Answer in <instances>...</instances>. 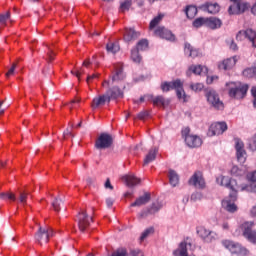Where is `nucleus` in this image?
Masks as SVG:
<instances>
[{
    "label": "nucleus",
    "mask_w": 256,
    "mask_h": 256,
    "mask_svg": "<svg viewBox=\"0 0 256 256\" xmlns=\"http://www.w3.org/2000/svg\"><path fill=\"white\" fill-rule=\"evenodd\" d=\"M217 183L222 187H227L230 189V200H224L222 202V207L229 213H235L237 211V205L231 201H237V191L239 189V185L237 184V180L229 179V177L220 176L216 179Z\"/></svg>",
    "instance_id": "1"
},
{
    "label": "nucleus",
    "mask_w": 256,
    "mask_h": 256,
    "mask_svg": "<svg viewBox=\"0 0 256 256\" xmlns=\"http://www.w3.org/2000/svg\"><path fill=\"white\" fill-rule=\"evenodd\" d=\"M171 89L176 90V95L179 101H183L185 103L187 101V94H185V90H183V83L181 80H175L173 82H163L161 84V90L163 93H167L171 91Z\"/></svg>",
    "instance_id": "2"
},
{
    "label": "nucleus",
    "mask_w": 256,
    "mask_h": 256,
    "mask_svg": "<svg viewBox=\"0 0 256 256\" xmlns=\"http://www.w3.org/2000/svg\"><path fill=\"white\" fill-rule=\"evenodd\" d=\"M232 86L229 89V96L234 99H243L245 95H247V91H249V85L247 84H231Z\"/></svg>",
    "instance_id": "3"
},
{
    "label": "nucleus",
    "mask_w": 256,
    "mask_h": 256,
    "mask_svg": "<svg viewBox=\"0 0 256 256\" xmlns=\"http://www.w3.org/2000/svg\"><path fill=\"white\" fill-rule=\"evenodd\" d=\"M222 245L228 249L230 252L236 254V255H242V256H247L249 255V250L247 248L241 246L239 243H235L230 240H224L222 242Z\"/></svg>",
    "instance_id": "4"
},
{
    "label": "nucleus",
    "mask_w": 256,
    "mask_h": 256,
    "mask_svg": "<svg viewBox=\"0 0 256 256\" xmlns=\"http://www.w3.org/2000/svg\"><path fill=\"white\" fill-rule=\"evenodd\" d=\"M207 101L208 103L214 107V109H217L218 111H223L225 109V105L223 104V101L219 99V94L215 92V90H209L206 93Z\"/></svg>",
    "instance_id": "5"
},
{
    "label": "nucleus",
    "mask_w": 256,
    "mask_h": 256,
    "mask_svg": "<svg viewBox=\"0 0 256 256\" xmlns=\"http://www.w3.org/2000/svg\"><path fill=\"white\" fill-rule=\"evenodd\" d=\"M49 237H53V229L39 227L38 231L35 234V240L39 245H45L49 243Z\"/></svg>",
    "instance_id": "6"
},
{
    "label": "nucleus",
    "mask_w": 256,
    "mask_h": 256,
    "mask_svg": "<svg viewBox=\"0 0 256 256\" xmlns=\"http://www.w3.org/2000/svg\"><path fill=\"white\" fill-rule=\"evenodd\" d=\"M253 222H245L242 224L243 237L247 239L250 243L256 245V230H253Z\"/></svg>",
    "instance_id": "7"
},
{
    "label": "nucleus",
    "mask_w": 256,
    "mask_h": 256,
    "mask_svg": "<svg viewBox=\"0 0 256 256\" xmlns=\"http://www.w3.org/2000/svg\"><path fill=\"white\" fill-rule=\"evenodd\" d=\"M113 145V136L102 133L95 142L96 149H109Z\"/></svg>",
    "instance_id": "8"
},
{
    "label": "nucleus",
    "mask_w": 256,
    "mask_h": 256,
    "mask_svg": "<svg viewBox=\"0 0 256 256\" xmlns=\"http://www.w3.org/2000/svg\"><path fill=\"white\" fill-rule=\"evenodd\" d=\"M78 227L82 233H85V230L91 225L90 221H93V218H89L87 211L81 210L78 214Z\"/></svg>",
    "instance_id": "9"
},
{
    "label": "nucleus",
    "mask_w": 256,
    "mask_h": 256,
    "mask_svg": "<svg viewBox=\"0 0 256 256\" xmlns=\"http://www.w3.org/2000/svg\"><path fill=\"white\" fill-rule=\"evenodd\" d=\"M249 39L252 43V47L256 49L255 39H256V32L253 29H247L246 31H239L236 35L237 41H243V39Z\"/></svg>",
    "instance_id": "10"
},
{
    "label": "nucleus",
    "mask_w": 256,
    "mask_h": 256,
    "mask_svg": "<svg viewBox=\"0 0 256 256\" xmlns=\"http://www.w3.org/2000/svg\"><path fill=\"white\" fill-rule=\"evenodd\" d=\"M126 75L123 71V64L118 63L114 65V71L111 76V81L113 83H119L120 81H123L125 79Z\"/></svg>",
    "instance_id": "11"
},
{
    "label": "nucleus",
    "mask_w": 256,
    "mask_h": 256,
    "mask_svg": "<svg viewBox=\"0 0 256 256\" xmlns=\"http://www.w3.org/2000/svg\"><path fill=\"white\" fill-rule=\"evenodd\" d=\"M226 129H227V123L217 122L210 126L208 135L209 137H214V135H223Z\"/></svg>",
    "instance_id": "12"
},
{
    "label": "nucleus",
    "mask_w": 256,
    "mask_h": 256,
    "mask_svg": "<svg viewBox=\"0 0 256 256\" xmlns=\"http://www.w3.org/2000/svg\"><path fill=\"white\" fill-rule=\"evenodd\" d=\"M249 9L248 3H241V1L234 2V5L230 6L228 12L230 15H241Z\"/></svg>",
    "instance_id": "13"
},
{
    "label": "nucleus",
    "mask_w": 256,
    "mask_h": 256,
    "mask_svg": "<svg viewBox=\"0 0 256 256\" xmlns=\"http://www.w3.org/2000/svg\"><path fill=\"white\" fill-rule=\"evenodd\" d=\"M189 185H193L196 189H203L205 187V179H203V174L198 171L195 172L189 179Z\"/></svg>",
    "instance_id": "14"
},
{
    "label": "nucleus",
    "mask_w": 256,
    "mask_h": 256,
    "mask_svg": "<svg viewBox=\"0 0 256 256\" xmlns=\"http://www.w3.org/2000/svg\"><path fill=\"white\" fill-rule=\"evenodd\" d=\"M141 37V32L136 31L135 28H125L123 39L125 43H133Z\"/></svg>",
    "instance_id": "15"
},
{
    "label": "nucleus",
    "mask_w": 256,
    "mask_h": 256,
    "mask_svg": "<svg viewBox=\"0 0 256 256\" xmlns=\"http://www.w3.org/2000/svg\"><path fill=\"white\" fill-rule=\"evenodd\" d=\"M154 35L156 37H161V39H166V41H175V35L165 27H158L154 30Z\"/></svg>",
    "instance_id": "16"
},
{
    "label": "nucleus",
    "mask_w": 256,
    "mask_h": 256,
    "mask_svg": "<svg viewBox=\"0 0 256 256\" xmlns=\"http://www.w3.org/2000/svg\"><path fill=\"white\" fill-rule=\"evenodd\" d=\"M161 207L162 205L159 202L152 203L150 207L140 213L141 219H145V217H149V215H155V213H158L161 210Z\"/></svg>",
    "instance_id": "17"
},
{
    "label": "nucleus",
    "mask_w": 256,
    "mask_h": 256,
    "mask_svg": "<svg viewBox=\"0 0 256 256\" xmlns=\"http://www.w3.org/2000/svg\"><path fill=\"white\" fill-rule=\"evenodd\" d=\"M237 64V57L227 58L218 64L220 71H229Z\"/></svg>",
    "instance_id": "18"
},
{
    "label": "nucleus",
    "mask_w": 256,
    "mask_h": 256,
    "mask_svg": "<svg viewBox=\"0 0 256 256\" xmlns=\"http://www.w3.org/2000/svg\"><path fill=\"white\" fill-rule=\"evenodd\" d=\"M105 103H111V102L107 94H102V95L96 96L92 100L91 107L92 109H99V107H103Z\"/></svg>",
    "instance_id": "19"
},
{
    "label": "nucleus",
    "mask_w": 256,
    "mask_h": 256,
    "mask_svg": "<svg viewBox=\"0 0 256 256\" xmlns=\"http://www.w3.org/2000/svg\"><path fill=\"white\" fill-rule=\"evenodd\" d=\"M150 201L151 193L144 192L142 196H139L132 204H130V207H143V205H147Z\"/></svg>",
    "instance_id": "20"
},
{
    "label": "nucleus",
    "mask_w": 256,
    "mask_h": 256,
    "mask_svg": "<svg viewBox=\"0 0 256 256\" xmlns=\"http://www.w3.org/2000/svg\"><path fill=\"white\" fill-rule=\"evenodd\" d=\"M106 96L109 98V101L115 99H123V90L117 86H114L106 91Z\"/></svg>",
    "instance_id": "21"
},
{
    "label": "nucleus",
    "mask_w": 256,
    "mask_h": 256,
    "mask_svg": "<svg viewBox=\"0 0 256 256\" xmlns=\"http://www.w3.org/2000/svg\"><path fill=\"white\" fill-rule=\"evenodd\" d=\"M185 143L188 147H191L193 149L195 147H201L203 141L199 138V136L191 135L185 138Z\"/></svg>",
    "instance_id": "22"
},
{
    "label": "nucleus",
    "mask_w": 256,
    "mask_h": 256,
    "mask_svg": "<svg viewBox=\"0 0 256 256\" xmlns=\"http://www.w3.org/2000/svg\"><path fill=\"white\" fill-rule=\"evenodd\" d=\"M187 247H191L190 242H187V241L181 242L179 245V248L174 250L173 255L174 256H189L187 254Z\"/></svg>",
    "instance_id": "23"
},
{
    "label": "nucleus",
    "mask_w": 256,
    "mask_h": 256,
    "mask_svg": "<svg viewBox=\"0 0 256 256\" xmlns=\"http://www.w3.org/2000/svg\"><path fill=\"white\" fill-rule=\"evenodd\" d=\"M147 101H152L153 105H162V107H165V105H169V101L165 100V97L163 96H157L153 97V95L148 94L147 96Z\"/></svg>",
    "instance_id": "24"
},
{
    "label": "nucleus",
    "mask_w": 256,
    "mask_h": 256,
    "mask_svg": "<svg viewBox=\"0 0 256 256\" xmlns=\"http://www.w3.org/2000/svg\"><path fill=\"white\" fill-rule=\"evenodd\" d=\"M157 153H159V149L157 147H153L149 150L148 155L144 158L143 165H149V163H152V161H155L157 159Z\"/></svg>",
    "instance_id": "25"
},
{
    "label": "nucleus",
    "mask_w": 256,
    "mask_h": 256,
    "mask_svg": "<svg viewBox=\"0 0 256 256\" xmlns=\"http://www.w3.org/2000/svg\"><path fill=\"white\" fill-rule=\"evenodd\" d=\"M223 25V22H221V19L216 17L206 18V27H209V29H219Z\"/></svg>",
    "instance_id": "26"
},
{
    "label": "nucleus",
    "mask_w": 256,
    "mask_h": 256,
    "mask_svg": "<svg viewBox=\"0 0 256 256\" xmlns=\"http://www.w3.org/2000/svg\"><path fill=\"white\" fill-rule=\"evenodd\" d=\"M122 179L128 187H135V185H139V183H141V179L135 177L133 174L126 175Z\"/></svg>",
    "instance_id": "27"
},
{
    "label": "nucleus",
    "mask_w": 256,
    "mask_h": 256,
    "mask_svg": "<svg viewBox=\"0 0 256 256\" xmlns=\"http://www.w3.org/2000/svg\"><path fill=\"white\" fill-rule=\"evenodd\" d=\"M201 9H204V11H208V13L215 14L219 13L221 8L217 3H206L201 6Z\"/></svg>",
    "instance_id": "28"
},
{
    "label": "nucleus",
    "mask_w": 256,
    "mask_h": 256,
    "mask_svg": "<svg viewBox=\"0 0 256 256\" xmlns=\"http://www.w3.org/2000/svg\"><path fill=\"white\" fill-rule=\"evenodd\" d=\"M184 52L187 53L189 57H192L193 59H195V57H199V50L193 48V46H191V44L189 43H185Z\"/></svg>",
    "instance_id": "29"
},
{
    "label": "nucleus",
    "mask_w": 256,
    "mask_h": 256,
    "mask_svg": "<svg viewBox=\"0 0 256 256\" xmlns=\"http://www.w3.org/2000/svg\"><path fill=\"white\" fill-rule=\"evenodd\" d=\"M188 71H191L194 75H201V73H207V67L202 65H191Z\"/></svg>",
    "instance_id": "30"
},
{
    "label": "nucleus",
    "mask_w": 256,
    "mask_h": 256,
    "mask_svg": "<svg viewBox=\"0 0 256 256\" xmlns=\"http://www.w3.org/2000/svg\"><path fill=\"white\" fill-rule=\"evenodd\" d=\"M168 177L170 185H172V187H177V185H179V175L177 174V172H175L174 170H169Z\"/></svg>",
    "instance_id": "31"
},
{
    "label": "nucleus",
    "mask_w": 256,
    "mask_h": 256,
    "mask_svg": "<svg viewBox=\"0 0 256 256\" xmlns=\"http://www.w3.org/2000/svg\"><path fill=\"white\" fill-rule=\"evenodd\" d=\"M185 13H186V16L188 17V19H195L196 15H197V7L188 6V7H186Z\"/></svg>",
    "instance_id": "32"
},
{
    "label": "nucleus",
    "mask_w": 256,
    "mask_h": 256,
    "mask_svg": "<svg viewBox=\"0 0 256 256\" xmlns=\"http://www.w3.org/2000/svg\"><path fill=\"white\" fill-rule=\"evenodd\" d=\"M121 48L119 47V44L117 43H114V42H109L107 45H106V50L108 53H118V51L120 50Z\"/></svg>",
    "instance_id": "33"
},
{
    "label": "nucleus",
    "mask_w": 256,
    "mask_h": 256,
    "mask_svg": "<svg viewBox=\"0 0 256 256\" xmlns=\"http://www.w3.org/2000/svg\"><path fill=\"white\" fill-rule=\"evenodd\" d=\"M197 234L199 235V237H201L202 239H207V237H209L211 235V231L208 230L207 228L201 226L197 228Z\"/></svg>",
    "instance_id": "34"
},
{
    "label": "nucleus",
    "mask_w": 256,
    "mask_h": 256,
    "mask_svg": "<svg viewBox=\"0 0 256 256\" xmlns=\"http://www.w3.org/2000/svg\"><path fill=\"white\" fill-rule=\"evenodd\" d=\"M161 21H163V14H160V15L156 16L154 19H152L150 22V25H149L150 31H153V29L156 28L157 25H159V23H161Z\"/></svg>",
    "instance_id": "35"
},
{
    "label": "nucleus",
    "mask_w": 256,
    "mask_h": 256,
    "mask_svg": "<svg viewBox=\"0 0 256 256\" xmlns=\"http://www.w3.org/2000/svg\"><path fill=\"white\" fill-rule=\"evenodd\" d=\"M29 197V192L27 191H19L18 201L21 205H27V198Z\"/></svg>",
    "instance_id": "36"
},
{
    "label": "nucleus",
    "mask_w": 256,
    "mask_h": 256,
    "mask_svg": "<svg viewBox=\"0 0 256 256\" xmlns=\"http://www.w3.org/2000/svg\"><path fill=\"white\" fill-rule=\"evenodd\" d=\"M0 199H9V201H17V196L12 192H2L0 193Z\"/></svg>",
    "instance_id": "37"
},
{
    "label": "nucleus",
    "mask_w": 256,
    "mask_h": 256,
    "mask_svg": "<svg viewBox=\"0 0 256 256\" xmlns=\"http://www.w3.org/2000/svg\"><path fill=\"white\" fill-rule=\"evenodd\" d=\"M131 5H133V0H124L120 4L121 13H125V11H129V9L131 8Z\"/></svg>",
    "instance_id": "38"
},
{
    "label": "nucleus",
    "mask_w": 256,
    "mask_h": 256,
    "mask_svg": "<svg viewBox=\"0 0 256 256\" xmlns=\"http://www.w3.org/2000/svg\"><path fill=\"white\" fill-rule=\"evenodd\" d=\"M149 47V41L147 39H142L137 43L136 50L145 51Z\"/></svg>",
    "instance_id": "39"
},
{
    "label": "nucleus",
    "mask_w": 256,
    "mask_h": 256,
    "mask_svg": "<svg viewBox=\"0 0 256 256\" xmlns=\"http://www.w3.org/2000/svg\"><path fill=\"white\" fill-rule=\"evenodd\" d=\"M131 59L134 63H141V55H139V50H137V48L132 49Z\"/></svg>",
    "instance_id": "40"
},
{
    "label": "nucleus",
    "mask_w": 256,
    "mask_h": 256,
    "mask_svg": "<svg viewBox=\"0 0 256 256\" xmlns=\"http://www.w3.org/2000/svg\"><path fill=\"white\" fill-rule=\"evenodd\" d=\"M244 77H248L251 79L252 77H256V67L247 68L243 71Z\"/></svg>",
    "instance_id": "41"
},
{
    "label": "nucleus",
    "mask_w": 256,
    "mask_h": 256,
    "mask_svg": "<svg viewBox=\"0 0 256 256\" xmlns=\"http://www.w3.org/2000/svg\"><path fill=\"white\" fill-rule=\"evenodd\" d=\"M61 203H63V200L60 198H55V200L52 202V208L56 213H59L61 211Z\"/></svg>",
    "instance_id": "42"
},
{
    "label": "nucleus",
    "mask_w": 256,
    "mask_h": 256,
    "mask_svg": "<svg viewBox=\"0 0 256 256\" xmlns=\"http://www.w3.org/2000/svg\"><path fill=\"white\" fill-rule=\"evenodd\" d=\"M155 233V229L153 227L147 228L141 235L140 241H145L149 237V235H153Z\"/></svg>",
    "instance_id": "43"
},
{
    "label": "nucleus",
    "mask_w": 256,
    "mask_h": 256,
    "mask_svg": "<svg viewBox=\"0 0 256 256\" xmlns=\"http://www.w3.org/2000/svg\"><path fill=\"white\" fill-rule=\"evenodd\" d=\"M11 19V12H6L5 14H0V25H7V21Z\"/></svg>",
    "instance_id": "44"
},
{
    "label": "nucleus",
    "mask_w": 256,
    "mask_h": 256,
    "mask_svg": "<svg viewBox=\"0 0 256 256\" xmlns=\"http://www.w3.org/2000/svg\"><path fill=\"white\" fill-rule=\"evenodd\" d=\"M236 155H237V159H238L239 163H244L245 160L247 159V157H246L247 153L245 152V150L236 151Z\"/></svg>",
    "instance_id": "45"
},
{
    "label": "nucleus",
    "mask_w": 256,
    "mask_h": 256,
    "mask_svg": "<svg viewBox=\"0 0 256 256\" xmlns=\"http://www.w3.org/2000/svg\"><path fill=\"white\" fill-rule=\"evenodd\" d=\"M206 23H207V18L200 17L194 20L193 26L196 28H199V27H203V25H206Z\"/></svg>",
    "instance_id": "46"
},
{
    "label": "nucleus",
    "mask_w": 256,
    "mask_h": 256,
    "mask_svg": "<svg viewBox=\"0 0 256 256\" xmlns=\"http://www.w3.org/2000/svg\"><path fill=\"white\" fill-rule=\"evenodd\" d=\"M111 256H127V249L120 248L112 253Z\"/></svg>",
    "instance_id": "47"
},
{
    "label": "nucleus",
    "mask_w": 256,
    "mask_h": 256,
    "mask_svg": "<svg viewBox=\"0 0 256 256\" xmlns=\"http://www.w3.org/2000/svg\"><path fill=\"white\" fill-rule=\"evenodd\" d=\"M190 88L192 89V91H202L203 84L202 83L191 84Z\"/></svg>",
    "instance_id": "48"
},
{
    "label": "nucleus",
    "mask_w": 256,
    "mask_h": 256,
    "mask_svg": "<svg viewBox=\"0 0 256 256\" xmlns=\"http://www.w3.org/2000/svg\"><path fill=\"white\" fill-rule=\"evenodd\" d=\"M15 69H17V63H13L11 68L6 73V77H11V75H15Z\"/></svg>",
    "instance_id": "49"
},
{
    "label": "nucleus",
    "mask_w": 256,
    "mask_h": 256,
    "mask_svg": "<svg viewBox=\"0 0 256 256\" xmlns=\"http://www.w3.org/2000/svg\"><path fill=\"white\" fill-rule=\"evenodd\" d=\"M191 128L190 127H186L182 130V137H184V139H187V137H191Z\"/></svg>",
    "instance_id": "50"
},
{
    "label": "nucleus",
    "mask_w": 256,
    "mask_h": 256,
    "mask_svg": "<svg viewBox=\"0 0 256 256\" xmlns=\"http://www.w3.org/2000/svg\"><path fill=\"white\" fill-rule=\"evenodd\" d=\"M72 75H75L78 79V81H81V75H83V73H85V70H83V68H81L80 70L75 71H71Z\"/></svg>",
    "instance_id": "51"
},
{
    "label": "nucleus",
    "mask_w": 256,
    "mask_h": 256,
    "mask_svg": "<svg viewBox=\"0 0 256 256\" xmlns=\"http://www.w3.org/2000/svg\"><path fill=\"white\" fill-rule=\"evenodd\" d=\"M147 117H149V112L147 110H144L138 114V119H140V121L147 119Z\"/></svg>",
    "instance_id": "52"
},
{
    "label": "nucleus",
    "mask_w": 256,
    "mask_h": 256,
    "mask_svg": "<svg viewBox=\"0 0 256 256\" xmlns=\"http://www.w3.org/2000/svg\"><path fill=\"white\" fill-rule=\"evenodd\" d=\"M249 147L251 151H256V136L249 141Z\"/></svg>",
    "instance_id": "53"
},
{
    "label": "nucleus",
    "mask_w": 256,
    "mask_h": 256,
    "mask_svg": "<svg viewBox=\"0 0 256 256\" xmlns=\"http://www.w3.org/2000/svg\"><path fill=\"white\" fill-rule=\"evenodd\" d=\"M244 144L241 140H236V151H244Z\"/></svg>",
    "instance_id": "54"
},
{
    "label": "nucleus",
    "mask_w": 256,
    "mask_h": 256,
    "mask_svg": "<svg viewBox=\"0 0 256 256\" xmlns=\"http://www.w3.org/2000/svg\"><path fill=\"white\" fill-rule=\"evenodd\" d=\"M48 49H49V51L47 53L48 61H49V63H51V61H53V59H55V53L53 52V49H51V48H48Z\"/></svg>",
    "instance_id": "55"
},
{
    "label": "nucleus",
    "mask_w": 256,
    "mask_h": 256,
    "mask_svg": "<svg viewBox=\"0 0 256 256\" xmlns=\"http://www.w3.org/2000/svg\"><path fill=\"white\" fill-rule=\"evenodd\" d=\"M251 93L253 97V107L256 109V86L251 88Z\"/></svg>",
    "instance_id": "56"
},
{
    "label": "nucleus",
    "mask_w": 256,
    "mask_h": 256,
    "mask_svg": "<svg viewBox=\"0 0 256 256\" xmlns=\"http://www.w3.org/2000/svg\"><path fill=\"white\" fill-rule=\"evenodd\" d=\"M231 175H241V170H239V167L233 166L231 169Z\"/></svg>",
    "instance_id": "57"
},
{
    "label": "nucleus",
    "mask_w": 256,
    "mask_h": 256,
    "mask_svg": "<svg viewBox=\"0 0 256 256\" xmlns=\"http://www.w3.org/2000/svg\"><path fill=\"white\" fill-rule=\"evenodd\" d=\"M247 177H248L249 181H252L253 183H255L256 182V171L249 173L247 175Z\"/></svg>",
    "instance_id": "58"
},
{
    "label": "nucleus",
    "mask_w": 256,
    "mask_h": 256,
    "mask_svg": "<svg viewBox=\"0 0 256 256\" xmlns=\"http://www.w3.org/2000/svg\"><path fill=\"white\" fill-rule=\"evenodd\" d=\"M104 187L105 189H110V191H113V185L111 184V180L109 178H107Z\"/></svg>",
    "instance_id": "59"
},
{
    "label": "nucleus",
    "mask_w": 256,
    "mask_h": 256,
    "mask_svg": "<svg viewBox=\"0 0 256 256\" xmlns=\"http://www.w3.org/2000/svg\"><path fill=\"white\" fill-rule=\"evenodd\" d=\"M131 256H143V252H141V250H132L130 252Z\"/></svg>",
    "instance_id": "60"
},
{
    "label": "nucleus",
    "mask_w": 256,
    "mask_h": 256,
    "mask_svg": "<svg viewBox=\"0 0 256 256\" xmlns=\"http://www.w3.org/2000/svg\"><path fill=\"white\" fill-rule=\"evenodd\" d=\"M113 203H114L113 199L111 198L106 199L107 207H113Z\"/></svg>",
    "instance_id": "61"
},
{
    "label": "nucleus",
    "mask_w": 256,
    "mask_h": 256,
    "mask_svg": "<svg viewBox=\"0 0 256 256\" xmlns=\"http://www.w3.org/2000/svg\"><path fill=\"white\" fill-rule=\"evenodd\" d=\"M230 49H232V51H237V44L234 41H231L230 43Z\"/></svg>",
    "instance_id": "62"
},
{
    "label": "nucleus",
    "mask_w": 256,
    "mask_h": 256,
    "mask_svg": "<svg viewBox=\"0 0 256 256\" xmlns=\"http://www.w3.org/2000/svg\"><path fill=\"white\" fill-rule=\"evenodd\" d=\"M86 181H87V185H93L95 183V178L89 177V178H87Z\"/></svg>",
    "instance_id": "63"
},
{
    "label": "nucleus",
    "mask_w": 256,
    "mask_h": 256,
    "mask_svg": "<svg viewBox=\"0 0 256 256\" xmlns=\"http://www.w3.org/2000/svg\"><path fill=\"white\" fill-rule=\"evenodd\" d=\"M252 217H256V206H254L250 211Z\"/></svg>",
    "instance_id": "64"
}]
</instances>
